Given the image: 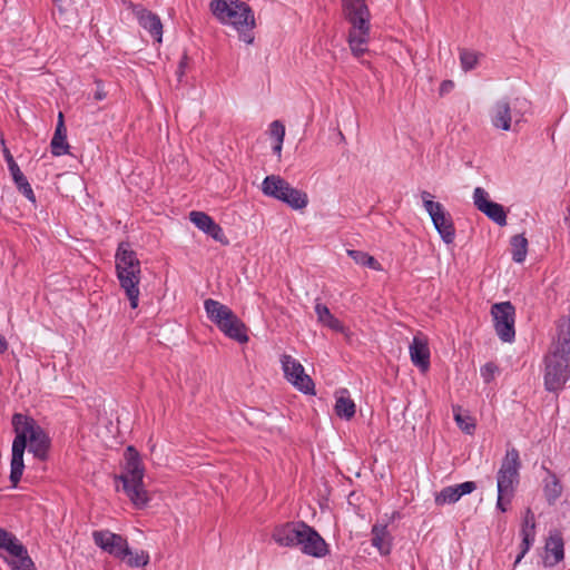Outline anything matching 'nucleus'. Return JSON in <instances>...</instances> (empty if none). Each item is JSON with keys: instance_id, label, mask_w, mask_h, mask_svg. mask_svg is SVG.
<instances>
[{"instance_id": "nucleus-15", "label": "nucleus", "mask_w": 570, "mask_h": 570, "mask_svg": "<svg viewBox=\"0 0 570 570\" xmlns=\"http://www.w3.org/2000/svg\"><path fill=\"white\" fill-rule=\"evenodd\" d=\"M429 215L432 223L446 244H452L455 237V228L451 215L445 210L441 203L429 204Z\"/></svg>"}, {"instance_id": "nucleus-31", "label": "nucleus", "mask_w": 570, "mask_h": 570, "mask_svg": "<svg viewBox=\"0 0 570 570\" xmlns=\"http://www.w3.org/2000/svg\"><path fill=\"white\" fill-rule=\"evenodd\" d=\"M453 412H454V420L456 422V424L459 425V428L466 434H473L474 433V430H475V422L472 417H470L469 415H463L461 413V407L456 406V407H453Z\"/></svg>"}, {"instance_id": "nucleus-19", "label": "nucleus", "mask_w": 570, "mask_h": 570, "mask_svg": "<svg viewBox=\"0 0 570 570\" xmlns=\"http://www.w3.org/2000/svg\"><path fill=\"white\" fill-rule=\"evenodd\" d=\"M476 489L473 481H466L458 485L443 488L435 494L436 505H444L458 502L462 495L470 494Z\"/></svg>"}, {"instance_id": "nucleus-16", "label": "nucleus", "mask_w": 570, "mask_h": 570, "mask_svg": "<svg viewBox=\"0 0 570 570\" xmlns=\"http://www.w3.org/2000/svg\"><path fill=\"white\" fill-rule=\"evenodd\" d=\"M474 206L491 220L500 226L507 225V214L502 205L489 200V194L482 187H476L473 191Z\"/></svg>"}, {"instance_id": "nucleus-52", "label": "nucleus", "mask_w": 570, "mask_h": 570, "mask_svg": "<svg viewBox=\"0 0 570 570\" xmlns=\"http://www.w3.org/2000/svg\"><path fill=\"white\" fill-rule=\"evenodd\" d=\"M563 220L568 226H570V207L567 208V215Z\"/></svg>"}, {"instance_id": "nucleus-26", "label": "nucleus", "mask_w": 570, "mask_h": 570, "mask_svg": "<svg viewBox=\"0 0 570 570\" xmlns=\"http://www.w3.org/2000/svg\"><path fill=\"white\" fill-rule=\"evenodd\" d=\"M204 307L207 314V317L217 326L219 327L225 321H227V317L233 313V311L223 303L213 299L207 298L204 302Z\"/></svg>"}, {"instance_id": "nucleus-8", "label": "nucleus", "mask_w": 570, "mask_h": 570, "mask_svg": "<svg viewBox=\"0 0 570 570\" xmlns=\"http://www.w3.org/2000/svg\"><path fill=\"white\" fill-rule=\"evenodd\" d=\"M520 466L518 450L514 448L508 450L498 471L497 487L498 492H500V501H502L503 497H508V501H511L514 488L519 482Z\"/></svg>"}, {"instance_id": "nucleus-7", "label": "nucleus", "mask_w": 570, "mask_h": 570, "mask_svg": "<svg viewBox=\"0 0 570 570\" xmlns=\"http://www.w3.org/2000/svg\"><path fill=\"white\" fill-rule=\"evenodd\" d=\"M262 191L269 197L286 203L294 209H302L307 206L308 198L304 191L289 185L284 178L277 175L265 177L262 183Z\"/></svg>"}, {"instance_id": "nucleus-38", "label": "nucleus", "mask_w": 570, "mask_h": 570, "mask_svg": "<svg viewBox=\"0 0 570 570\" xmlns=\"http://www.w3.org/2000/svg\"><path fill=\"white\" fill-rule=\"evenodd\" d=\"M521 535H522L521 551L514 561V566H517L522 560V558L525 556V553L529 551L530 547L534 542V537H535V534H529V533H521Z\"/></svg>"}, {"instance_id": "nucleus-51", "label": "nucleus", "mask_w": 570, "mask_h": 570, "mask_svg": "<svg viewBox=\"0 0 570 570\" xmlns=\"http://www.w3.org/2000/svg\"><path fill=\"white\" fill-rule=\"evenodd\" d=\"M187 65V55H184L180 62H179V69L186 68Z\"/></svg>"}, {"instance_id": "nucleus-35", "label": "nucleus", "mask_w": 570, "mask_h": 570, "mask_svg": "<svg viewBox=\"0 0 570 570\" xmlns=\"http://www.w3.org/2000/svg\"><path fill=\"white\" fill-rule=\"evenodd\" d=\"M204 233L207 234L208 236H210L212 238H214L216 242L220 243L222 245L229 244L227 237L225 236V234L223 232V228L218 224H216L214 220L209 225L208 229H206Z\"/></svg>"}, {"instance_id": "nucleus-13", "label": "nucleus", "mask_w": 570, "mask_h": 570, "mask_svg": "<svg viewBox=\"0 0 570 570\" xmlns=\"http://www.w3.org/2000/svg\"><path fill=\"white\" fill-rule=\"evenodd\" d=\"M92 539L97 547L110 556L125 560L130 554L127 539L109 530H98L92 532Z\"/></svg>"}, {"instance_id": "nucleus-3", "label": "nucleus", "mask_w": 570, "mask_h": 570, "mask_svg": "<svg viewBox=\"0 0 570 570\" xmlns=\"http://www.w3.org/2000/svg\"><path fill=\"white\" fill-rule=\"evenodd\" d=\"M209 9L220 23L232 26L242 41L253 43L255 18L248 4L240 0H212Z\"/></svg>"}, {"instance_id": "nucleus-40", "label": "nucleus", "mask_w": 570, "mask_h": 570, "mask_svg": "<svg viewBox=\"0 0 570 570\" xmlns=\"http://www.w3.org/2000/svg\"><path fill=\"white\" fill-rule=\"evenodd\" d=\"M269 134L278 142H284L285 127L279 120H274L269 126Z\"/></svg>"}, {"instance_id": "nucleus-43", "label": "nucleus", "mask_w": 570, "mask_h": 570, "mask_svg": "<svg viewBox=\"0 0 570 570\" xmlns=\"http://www.w3.org/2000/svg\"><path fill=\"white\" fill-rule=\"evenodd\" d=\"M561 494V485L553 481L551 485H547V495L549 500H554Z\"/></svg>"}, {"instance_id": "nucleus-27", "label": "nucleus", "mask_w": 570, "mask_h": 570, "mask_svg": "<svg viewBox=\"0 0 570 570\" xmlns=\"http://www.w3.org/2000/svg\"><path fill=\"white\" fill-rule=\"evenodd\" d=\"M315 313L317 315V321L324 326H327L328 328L340 333L345 331L342 322L330 312L326 305L317 303L315 305Z\"/></svg>"}, {"instance_id": "nucleus-1", "label": "nucleus", "mask_w": 570, "mask_h": 570, "mask_svg": "<svg viewBox=\"0 0 570 570\" xmlns=\"http://www.w3.org/2000/svg\"><path fill=\"white\" fill-rule=\"evenodd\" d=\"M12 426L16 433L12 442V455L10 464V481L17 487L24 469L23 454L28 446L29 452L40 461L48 458L51 440L46 431L31 416L16 413L12 416Z\"/></svg>"}, {"instance_id": "nucleus-39", "label": "nucleus", "mask_w": 570, "mask_h": 570, "mask_svg": "<svg viewBox=\"0 0 570 570\" xmlns=\"http://www.w3.org/2000/svg\"><path fill=\"white\" fill-rule=\"evenodd\" d=\"M521 535H522L521 551L514 561V566H517L522 560V558L525 556V553L529 551L530 547L534 542V537H535V534H529V533H521Z\"/></svg>"}, {"instance_id": "nucleus-42", "label": "nucleus", "mask_w": 570, "mask_h": 570, "mask_svg": "<svg viewBox=\"0 0 570 570\" xmlns=\"http://www.w3.org/2000/svg\"><path fill=\"white\" fill-rule=\"evenodd\" d=\"M18 189L28 198L31 203H36V196L35 193L28 183L27 178H23V180L16 183Z\"/></svg>"}, {"instance_id": "nucleus-33", "label": "nucleus", "mask_w": 570, "mask_h": 570, "mask_svg": "<svg viewBox=\"0 0 570 570\" xmlns=\"http://www.w3.org/2000/svg\"><path fill=\"white\" fill-rule=\"evenodd\" d=\"M189 219L202 232H205L206 229H208L209 225L214 220L206 213L197 212V210H193V212L189 213Z\"/></svg>"}, {"instance_id": "nucleus-5", "label": "nucleus", "mask_w": 570, "mask_h": 570, "mask_svg": "<svg viewBox=\"0 0 570 570\" xmlns=\"http://www.w3.org/2000/svg\"><path fill=\"white\" fill-rule=\"evenodd\" d=\"M124 471L116 479L121 481L122 490L138 509L145 508L150 498L144 484L145 468L138 451L129 445L125 451Z\"/></svg>"}, {"instance_id": "nucleus-11", "label": "nucleus", "mask_w": 570, "mask_h": 570, "mask_svg": "<svg viewBox=\"0 0 570 570\" xmlns=\"http://www.w3.org/2000/svg\"><path fill=\"white\" fill-rule=\"evenodd\" d=\"M570 377L569 358L550 353L546 357L544 385L548 391H559Z\"/></svg>"}, {"instance_id": "nucleus-25", "label": "nucleus", "mask_w": 570, "mask_h": 570, "mask_svg": "<svg viewBox=\"0 0 570 570\" xmlns=\"http://www.w3.org/2000/svg\"><path fill=\"white\" fill-rule=\"evenodd\" d=\"M299 532V523H287L283 527L276 528L273 533V538L279 546L294 547L298 546Z\"/></svg>"}, {"instance_id": "nucleus-10", "label": "nucleus", "mask_w": 570, "mask_h": 570, "mask_svg": "<svg viewBox=\"0 0 570 570\" xmlns=\"http://www.w3.org/2000/svg\"><path fill=\"white\" fill-rule=\"evenodd\" d=\"M494 330L501 341L511 343L515 336V308L511 302L495 303L491 307Z\"/></svg>"}, {"instance_id": "nucleus-21", "label": "nucleus", "mask_w": 570, "mask_h": 570, "mask_svg": "<svg viewBox=\"0 0 570 570\" xmlns=\"http://www.w3.org/2000/svg\"><path fill=\"white\" fill-rule=\"evenodd\" d=\"M228 338L234 340L240 344L248 342L247 326L245 323L233 312L219 327Z\"/></svg>"}, {"instance_id": "nucleus-46", "label": "nucleus", "mask_w": 570, "mask_h": 570, "mask_svg": "<svg viewBox=\"0 0 570 570\" xmlns=\"http://www.w3.org/2000/svg\"><path fill=\"white\" fill-rule=\"evenodd\" d=\"M421 198H422V202H423V206L425 208V210L429 213V204H436L438 202H433L432 200V195L426 191V190H423L421 193Z\"/></svg>"}, {"instance_id": "nucleus-45", "label": "nucleus", "mask_w": 570, "mask_h": 570, "mask_svg": "<svg viewBox=\"0 0 570 570\" xmlns=\"http://www.w3.org/2000/svg\"><path fill=\"white\" fill-rule=\"evenodd\" d=\"M454 87V82L452 80H444L440 85V95L443 96L445 94H449Z\"/></svg>"}, {"instance_id": "nucleus-34", "label": "nucleus", "mask_w": 570, "mask_h": 570, "mask_svg": "<svg viewBox=\"0 0 570 570\" xmlns=\"http://www.w3.org/2000/svg\"><path fill=\"white\" fill-rule=\"evenodd\" d=\"M460 61L464 71L472 70L478 65L479 55L474 51L463 49L460 52Z\"/></svg>"}, {"instance_id": "nucleus-36", "label": "nucleus", "mask_w": 570, "mask_h": 570, "mask_svg": "<svg viewBox=\"0 0 570 570\" xmlns=\"http://www.w3.org/2000/svg\"><path fill=\"white\" fill-rule=\"evenodd\" d=\"M521 533H529V534H535V517L531 509H527L523 523L521 527Z\"/></svg>"}, {"instance_id": "nucleus-14", "label": "nucleus", "mask_w": 570, "mask_h": 570, "mask_svg": "<svg viewBox=\"0 0 570 570\" xmlns=\"http://www.w3.org/2000/svg\"><path fill=\"white\" fill-rule=\"evenodd\" d=\"M301 532L298 546L305 554L322 558L328 553L327 544L324 539L309 525L299 523Z\"/></svg>"}, {"instance_id": "nucleus-44", "label": "nucleus", "mask_w": 570, "mask_h": 570, "mask_svg": "<svg viewBox=\"0 0 570 570\" xmlns=\"http://www.w3.org/2000/svg\"><path fill=\"white\" fill-rule=\"evenodd\" d=\"M96 85H97V88H96L94 97L96 100H104L107 97V92L104 90L101 81L97 80Z\"/></svg>"}, {"instance_id": "nucleus-12", "label": "nucleus", "mask_w": 570, "mask_h": 570, "mask_svg": "<svg viewBox=\"0 0 570 570\" xmlns=\"http://www.w3.org/2000/svg\"><path fill=\"white\" fill-rule=\"evenodd\" d=\"M281 364L285 379L298 391L305 394H314L315 385L309 375L304 371L303 365L288 354L281 357Z\"/></svg>"}, {"instance_id": "nucleus-4", "label": "nucleus", "mask_w": 570, "mask_h": 570, "mask_svg": "<svg viewBox=\"0 0 570 570\" xmlns=\"http://www.w3.org/2000/svg\"><path fill=\"white\" fill-rule=\"evenodd\" d=\"M116 273L120 287L129 299L130 307L137 308L139 303V283L141 278L140 262L128 243H120L116 252Z\"/></svg>"}, {"instance_id": "nucleus-50", "label": "nucleus", "mask_w": 570, "mask_h": 570, "mask_svg": "<svg viewBox=\"0 0 570 570\" xmlns=\"http://www.w3.org/2000/svg\"><path fill=\"white\" fill-rule=\"evenodd\" d=\"M282 147H283V142H278V141H276L275 146L273 147V150L277 155L278 158L281 157V154H282Z\"/></svg>"}, {"instance_id": "nucleus-28", "label": "nucleus", "mask_w": 570, "mask_h": 570, "mask_svg": "<svg viewBox=\"0 0 570 570\" xmlns=\"http://www.w3.org/2000/svg\"><path fill=\"white\" fill-rule=\"evenodd\" d=\"M51 153L55 156H62L69 153L67 130L56 129L50 142Z\"/></svg>"}, {"instance_id": "nucleus-6", "label": "nucleus", "mask_w": 570, "mask_h": 570, "mask_svg": "<svg viewBox=\"0 0 570 570\" xmlns=\"http://www.w3.org/2000/svg\"><path fill=\"white\" fill-rule=\"evenodd\" d=\"M527 105L524 99L510 101L503 98L495 101L490 110L491 124L497 129L518 131L520 124L524 121Z\"/></svg>"}, {"instance_id": "nucleus-24", "label": "nucleus", "mask_w": 570, "mask_h": 570, "mask_svg": "<svg viewBox=\"0 0 570 570\" xmlns=\"http://www.w3.org/2000/svg\"><path fill=\"white\" fill-rule=\"evenodd\" d=\"M334 411L338 417L346 421H350L355 415L356 405L350 397V393L346 389L336 391Z\"/></svg>"}, {"instance_id": "nucleus-48", "label": "nucleus", "mask_w": 570, "mask_h": 570, "mask_svg": "<svg viewBox=\"0 0 570 570\" xmlns=\"http://www.w3.org/2000/svg\"><path fill=\"white\" fill-rule=\"evenodd\" d=\"M8 346H9V345H8L7 340L4 338V336H2V335L0 334V354H3L4 352H7Z\"/></svg>"}, {"instance_id": "nucleus-18", "label": "nucleus", "mask_w": 570, "mask_h": 570, "mask_svg": "<svg viewBox=\"0 0 570 570\" xmlns=\"http://www.w3.org/2000/svg\"><path fill=\"white\" fill-rule=\"evenodd\" d=\"M409 350L412 363L417 366L421 372H426L430 367V348L428 338L422 334L415 335Z\"/></svg>"}, {"instance_id": "nucleus-23", "label": "nucleus", "mask_w": 570, "mask_h": 570, "mask_svg": "<svg viewBox=\"0 0 570 570\" xmlns=\"http://www.w3.org/2000/svg\"><path fill=\"white\" fill-rule=\"evenodd\" d=\"M371 543L382 556H389L393 546V535L387 530V523L376 522L372 527Z\"/></svg>"}, {"instance_id": "nucleus-20", "label": "nucleus", "mask_w": 570, "mask_h": 570, "mask_svg": "<svg viewBox=\"0 0 570 570\" xmlns=\"http://www.w3.org/2000/svg\"><path fill=\"white\" fill-rule=\"evenodd\" d=\"M546 556L543 563L546 567H553L564 558V542L560 532H551L546 541Z\"/></svg>"}, {"instance_id": "nucleus-32", "label": "nucleus", "mask_w": 570, "mask_h": 570, "mask_svg": "<svg viewBox=\"0 0 570 570\" xmlns=\"http://www.w3.org/2000/svg\"><path fill=\"white\" fill-rule=\"evenodd\" d=\"M124 561L131 568L145 567L149 562V554L144 550L137 552L130 550V554Z\"/></svg>"}, {"instance_id": "nucleus-29", "label": "nucleus", "mask_w": 570, "mask_h": 570, "mask_svg": "<svg viewBox=\"0 0 570 570\" xmlns=\"http://www.w3.org/2000/svg\"><path fill=\"white\" fill-rule=\"evenodd\" d=\"M347 255L358 265L370 267L374 271H382L381 264L370 254L356 250L347 249Z\"/></svg>"}, {"instance_id": "nucleus-49", "label": "nucleus", "mask_w": 570, "mask_h": 570, "mask_svg": "<svg viewBox=\"0 0 570 570\" xmlns=\"http://www.w3.org/2000/svg\"><path fill=\"white\" fill-rule=\"evenodd\" d=\"M56 129L67 130L63 121V114L59 112Z\"/></svg>"}, {"instance_id": "nucleus-30", "label": "nucleus", "mask_w": 570, "mask_h": 570, "mask_svg": "<svg viewBox=\"0 0 570 570\" xmlns=\"http://www.w3.org/2000/svg\"><path fill=\"white\" fill-rule=\"evenodd\" d=\"M512 258L515 263H522L528 253V240L523 235H515L511 238Z\"/></svg>"}, {"instance_id": "nucleus-2", "label": "nucleus", "mask_w": 570, "mask_h": 570, "mask_svg": "<svg viewBox=\"0 0 570 570\" xmlns=\"http://www.w3.org/2000/svg\"><path fill=\"white\" fill-rule=\"evenodd\" d=\"M345 20L351 24L347 42L352 53L361 57L371 38V13L365 0H342Z\"/></svg>"}, {"instance_id": "nucleus-17", "label": "nucleus", "mask_w": 570, "mask_h": 570, "mask_svg": "<svg viewBox=\"0 0 570 570\" xmlns=\"http://www.w3.org/2000/svg\"><path fill=\"white\" fill-rule=\"evenodd\" d=\"M132 12L140 27L147 30L149 35L160 43L163 39V23L160 18L141 6H132Z\"/></svg>"}, {"instance_id": "nucleus-47", "label": "nucleus", "mask_w": 570, "mask_h": 570, "mask_svg": "<svg viewBox=\"0 0 570 570\" xmlns=\"http://www.w3.org/2000/svg\"><path fill=\"white\" fill-rule=\"evenodd\" d=\"M509 503L510 501H508V497H503L502 501H500V492H498L497 508L502 512H505L508 510L507 504Z\"/></svg>"}, {"instance_id": "nucleus-53", "label": "nucleus", "mask_w": 570, "mask_h": 570, "mask_svg": "<svg viewBox=\"0 0 570 570\" xmlns=\"http://www.w3.org/2000/svg\"><path fill=\"white\" fill-rule=\"evenodd\" d=\"M184 73H185V68H183V69H179V68H178V69H177V75H178V78H179V79L184 76Z\"/></svg>"}, {"instance_id": "nucleus-37", "label": "nucleus", "mask_w": 570, "mask_h": 570, "mask_svg": "<svg viewBox=\"0 0 570 570\" xmlns=\"http://www.w3.org/2000/svg\"><path fill=\"white\" fill-rule=\"evenodd\" d=\"M6 159L14 183H18L20 180L22 181L23 178H26V176L22 174L18 164L14 161L13 157L10 155L9 151L6 153Z\"/></svg>"}, {"instance_id": "nucleus-22", "label": "nucleus", "mask_w": 570, "mask_h": 570, "mask_svg": "<svg viewBox=\"0 0 570 570\" xmlns=\"http://www.w3.org/2000/svg\"><path fill=\"white\" fill-rule=\"evenodd\" d=\"M557 341L552 345L550 353L557 356L568 357L570 354V317L563 316L558 321Z\"/></svg>"}, {"instance_id": "nucleus-41", "label": "nucleus", "mask_w": 570, "mask_h": 570, "mask_svg": "<svg viewBox=\"0 0 570 570\" xmlns=\"http://www.w3.org/2000/svg\"><path fill=\"white\" fill-rule=\"evenodd\" d=\"M498 372V366L494 363H487L481 367V376L485 383H490L493 381L495 373Z\"/></svg>"}, {"instance_id": "nucleus-9", "label": "nucleus", "mask_w": 570, "mask_h": 570, "mask_svg": "<svg viewBox=\"0 0 570 570\" xmlns=\"http://www.w3.org/2000/svg\"><path fill=\"white\" fill-rule=\"evenodd\" d=\"M0 549L9 553L4 558L13 570H35V564L26 547L10 532L0 528Z\"/></svg>"}]
</instances>
